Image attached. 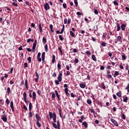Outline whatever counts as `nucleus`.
Returning <instances> with one entry per match:
<instances>
[{
    "label": "nucleus",
    "instance_id": "f257e3e1",
    "mask_svg": "<svg viewBox=\"0 0 129 129\" xmlns=\"http://www.w3.org/2000/svg\"><path fill=\"white\" fill-rule=\"evenodd\" d=\"M35 117L36 118V124L38 127H41L42 126V124L40 123V121L42 120L41 118V116L39 115V114L36 113L35 114Z\"/></svg>",
    "mask_w": 129,
    "mask_h": 129
},
{
    "label": "nucleus",
    "instance_id": "f03ea898",
    "mask_svg": "<svg viewBox=\"0 0 129 129\" xmlns=\"http://www.w3.org/2000/svg\"><path fill=\"white\" fill-rule=\"evenodd\" d=\"M62 72H60L58 75V77H57V79L58 80H55L54 82H55V84H56V85H59V82H61V81H62Z\"/></svg>",
    "mask_w": 129,
    "mask_h": 129
},
{
    "label": "nucleus",
    "instance_id": "7ed1b4c3",
    "mask_svg": "<svg viewBox=\"0 0 129 129\" xmlns=\"http://www.w3.org/2000/svg\"><path fill=\"white\" fill-rule=\"evenodd\" d=\"M63 87H64V92L66 93V95L67 96H70V94H69V93H68V85H67V84H64L63 86Z\"/></svg>",
    "mask_w": 129,
    "mask_h": 129
},
{
    "label": "nucleus",
    "instance_id": "20e7f679",
    "mask_svg": "<svg viewBox=\"0 0 129 129\" xmlns=\"http://www.w3.org/2000/svg\"><path fill=\"white\" fill-rule=\"evenodd\" d=\"M1 119H2L4 122H7V121H8V117H7V115L6 114L2 115Z\"/></svg>",
    "mask_w": 129,
    "mask_h": 129
},
{
    "label": "nucleus",
    "instance_id": "39448f33",
    "mask_svg": "<svg viewBox=\"0 0 129 129\" xmlns=\"http://www.w3.org/2000/svg\"><path fill=\"white\" fill-rule=\"evenodd\" d=\"M23 98L24 99L25 103H27V102H29V101H27V93H26V92H24L23 93Z\"/></svg>",
    "mask_w": 129,
    "mask_h": 129
},
{
    "label": "nucleus",
    "instance_id": "423d86ee",
    "mask_svg": "<svg viewBox=\"0 0 129 129\" xmlns=\"http://www.w3.org/2000/svg\"><path fill=\"white\" fill-rule=\"evenodd\" d=\"M44 8L45 11H48V10L50 9V6H49L48 3H45V4L44 5Z\"/></svg>",
    "mask_w": 129,
    "mask_h": 129
},
{
    "label": "nucleus",
    "instance_id": "0eeeda50",
    "mask_svg": "<svg viewBox=\"0 0 129 129\" xmlns=\"http://www.w3.org/2000/svg\"><path fill=\"white\" fill-rule=\"evenodd\" d=\"M110 121L115 126H117L118 125V123H117V121H116L115 120H114L113 118H110Z\"/></svg>",
    "mask_w": 129,
    "mask_h": 129
},
{
    "label": "nucleus",
    "instance_id": "6e6552de",
    "mask_svg": "<svg viewBox=\"0 0 129 129\" xmlns=\"http://www.w3.org/2000/svg\"><path fill=\"white\" fill-rule=\"evenodd\" d=\"M49 117L51 119L53 118L54 116H56V114L55 113V112L52 113V112H49Z\"/></svg>",
    "mask_w": 129,
    "mask_h": 129
},
{
    "label": "nucleus",
    "instance_id": "1a4fd4ad",
    "mask_svg": "<svg viewBox=\"0 0 129 129\" xmlns=\"http://www.w3.org/2000/svg\"><path fill=\"white\" fill-rule=\"evenodd\" d=\"M10 107L13 111V112H15V108L14 107V102L11 101L10 103Z\"/></svg>",
    "mask_w": 129,
    "mask_h": 129
},
{
    "label": "nucleus",
    "instance_id": "9d476101",
    "mask_svg": "<svg viewBox=\"0 0 129 129\" xmlns=\"http://www.w3.org/2000/svg\"><path fill=\"white\" fill-rule=\"evenodd\" d=\"M38 29L40 33H43V28H42V24L40 23L38 25Z\"/></svg>",
    "mask_w": 129,
    "mask_h": 129
},
{
    "label": "nucleus",
    "instance_id": "9b49d317",
    "mask_svg": "<svg viewBox=\"0 0 129 129\" xmlns=\"http://www.w3.org/2000/svg\"><path fill=\"white\" fill-rule=\"evenodd\" d=\"M126 27V24H122L120 27L122 31H125Z\"/></svg>",
    "mask_w": 129,
    "mask_h": 129
},
{
    "label": "nucleus",
    "instance_id": "f8f14e48",
    "mask_svg": "<svg viewBox=\"0 0 129 129\" xmlns=\"http://www.w3.org/2000/svg\"><path fill=\"white\" fill-rule=\"evenodd\" d=\"M128 100V98L127 96H125L123 97V102H125V103H127V100Z\"/></svg>",
    "mask_w": 129,
    "mask_h": 129
},
{
    "label": "nucleus",
    "instance_id": "ddd939ff",
    "mask_svg": "<svg viewBox=\"0 0 129 129\" xmlns=\"http://www.w3.org/2000/svg\"><path fill=\"white\" fill-rule=\"evenodd\" d=\"M55 92L56 96L58 99V101H60V95H59V94L58 93V91H57V90H55Z\"/></svg>",
    "mask_w": 129,
    "mask_h": 129
},
{
    "label": "nucleus",
    "instance_id": "4468645a",
    "mask_svg": "<svg viewBox=\"0 0 129 129\" xmlns=\"http://www.w3.org/2000/svg\"><path fill=\"white\" fill-rule=\"evenodd\" d=\"M25 86L27 90H28L29 89V86L28 85V80L27 79L25 80Z\"/></svg>",
    "mask_w": 129,
    "mask_h": 129
},
{
    "label": "nucleus",
    "instance_id": "2eb2a0df",
    "mask_svg": "<svg viewBox=\"0 0 129 129\" xmlns=\"http://www.w3.org/2000/svg\"><path fill=\"white\" fill-rule=\"evenodd\" d=\"M117 96H118L119 98L121 99V101H122V100L121 99V92H118L116 93Z\"/></svg>",
    "mask_w": 129,
    "mask_h": 129
},
{
    "label": "nucleus",
    "instance_id": "dca6fc26",
    "mask_svg": "<svg viewBox=\"0 0 129 129\" xmlns=\"http://www.w3.org/2000/svg\"><path fill=\"white\" fill-rule=\"evenodd\" d=\"M70 36H71V37L72 38H74V37L75 38V37H76V36H75V33H74V32H73V31H70Z\"/></svg>",
    "mask_w": 129,
    "mask_h": 129
},
{
    "label": "nucleus",
    "instance_id": "f3484780",
    "mask_svg": "<svg viewBox=\"0 0 129 129\" xmlns=\"http://www.w3.org/2000/svg\"><path fill=\"white\" fill-rule=\"evenodd\" d=\"M45 52H43L42 53L41 58L43 62H45Z\"/></svg>",
    "mask_w": 129,
    "mask_h": 129
},
{
    "label": "nucleus",
    "instance_id": "a211bd4d",
    "mask_svg": "<svg viewBox=\"0 0 129 129\" xmlns=\"http://www.w3.org/2000/svg\"><path fill=\"white\" fill-rule=\"evenodd\" d=\"M32 108H33V104L32 103L30 102L29 104V111H32Z\"/></svg>",
    "mask_w": 129,
    "mask_h": 129
},
{
    "label": "nucleus",
    "instance_id": "6ab92c4d",
    "mask_svg": "<svg viewBox=\"0 0 129 129\" xmlns=\"http://www.w3.org/2000/svg\"><path fill=\"white\" fill-rule=\"evenodd\" d=\"M58 112H59V116L60 117H61V118H62V111L61 110V108H58Z\"/></svg>",
    "mask_w": 129,
    "mask_h": 129
},
{
    "label": "nucleus",
    "instance_id": "aec40b11",
    "mask_svg": "<svg viewBox=\"0 0 129 129\" xmlns=\"http://www.w3.org/2000/svg\"><path fill=\"white\" fill-rule=\"evenodd\" d=\"M81 119H79V122H83V120L84 119V115H82L80 116Z\"/></svg>",
    "mask_w": 129,
    "mask_h": 129
},
{
    "label": "nucleus",
    "instance_id": "412c9836",
    "mask_svg": "<svg viewBox=\"0 0 129 129\" xmlns=\"http://www.w3.org/2000/svg\"><path fill=\"white\" fill-rule=\"evenodd\" d=\"M32 95H33V100H36V96H37V94H36V93L35 92H33Z\"/></svg>",
    "mask_w": 129,
    "mask_h": 129
},
{
    "label": "nucleus",
    "instance_id": "4be33fe9",
    "mask_svg": "<svg viewBox=\"0 0 129 129\" xmlns=\"http://www.w3.org/2000/svg\"><path fill=\"white\" fill-rule=\"evenodd\" d=\"M118 74H119V72L115 71V73H114V75H113L114 78H115L117 76H118Z\"/></svg>",
    "mask_w": 129,
    "mask_h": 129
},
{
    "label": "nucleus",
    "instance_id": "5701e85b",
    "mask_svg": "<svg viewBox=\"0 0 129 129\" xmlns=\"http://www.w3.org/2000/svg\"><path fill=\"white\" fill-rule=\"evenodd\" d=\"M116 25L117 26V32H119V31H120V26H119L118 23H116Z\"/></svg>",
    "mask_w": 129,
    "mask_h": 129
},
{
    "label": "nucleus",
    "instance_id": "b1692460",
    "mask_svg": "<svg viewBox=\"0 0 129 129\" xmlns=\"http://www.w3.org/2000/svg\"><path fill=\"white\" fill-rule=\"evenodd\" d=\"M58 50L59 51V53H60V56H62L63 55V51H62V48H61V47H59L58 48Z\"/></svg>",
    "mask_w": 129,
    "mask_h": 129
},
{
    "label": "nucleus",
    "instance_id": "393cba45",
    "mask_svg": "<svg viewBox=\"0 0 129 129\" xmlns=\"http://www.w3.org/2000/svg\"><path fill=\"white\" fill-rule=\"evenodd\" d=\"M56 56L55 55H52V63L54 64L55 63V61H56Z\"/></svg>",
    "mask_w": 129,
    "mask_h": 129
},
{
    "label": "nucleus",
    "instance_id": "a878e982",
    "mask_svg": "<svg viewBox=\"0 0 129 129\" xmlns=\"http://www.w3.org/2000/svg\"><path fill=\"white\" fill-rule=\"evenodd\" d=\"M80 87L81 88L84 89V88H85V87H86V85H85L83 83L80 84Z\"/></svg>",
    "mask_w": 129,
    "mask_h": 129
},
{
    "label": "nucleus",
    "instance_id": "bb28decb",
    "mask_svg": "<svg viewBox=\"0 0 129 129\" xmlns=\"http://www.w3.org/2000/svg\"><path fill=\"white\" fill-rule=\"evenodd\" d=\"M82 125H84V126H85L86 128H87V127H88V124H87V122H83L82 123Z\"/></svg>",
    "mask_w": 129,
    "mask_h": 129
},
{
    "label": "nucleus",
    "instance_id": "cd10ccee",
    "mask_svg": "<svg viewBox=\"0 0 129 129\" xmlns=\"http://www.w3.org/2000/svg\"><path fill=\"white\" fill-rule=\"evenodd\" d=\"M60 63H61V62L58 61V63H57V69L58 71H60L61 70V64H60Z\"/></svg>",
    "mask_w": 129,
    "mask_h": 129
},
{
    "label": "nucleus",
    "instance_id": "c85d7f7f",
    "mask_svg": "<svg viewBox=\"0 0 129 129\" xmlns=\"http://www.w3.org/2000/svg\"><path fill=\"white\" fill-rule=\"evenodd\" d=\"M101 88L102 89H104L105 90V85H104V83H102L101 84Z\"/></svg>",
    "mask_w": 129,
    "mask_h": 129
},
{
    "label": "nucleus",
    "instance_id": "c756f323",
    "mask_svg": "<svg viewBox=\"0 0 129 129\" xmlns=\"http://www.w3.org/2000/svg\"><path fill=\"white\" fill-rule=\"evenodd\" d=\"M92 60H93V61H95V62H96V61H97V59H96V57L95 55H92Z\"/></svg>",
    "mask_w": 129,
    "mask_h": 129
},
{
    "label": "nucleus",
    "instance_id": "7c9ffc66",
    "mask_svg": "<svg viewBox=\"0 0 129 129\" xmlns=\"http://www.w3.org/2000/svg\"><path fill=\"white\" fill-rule=\"evenodd\" d=\"M52 126L54 127V128H58L59 127V126H57V124H56V123L53 122H52Z\"/></svg>",
    "mask_w": 129,
    "mask_h": 129
},
{
    "label": "nucleus",
    "instance_id": "2f4dec72",
    "mask_svg": "<svg viewBox=\"0 0 129 129\" xmlns=\"http://www.w3.org/2000/svg\"><path fill=\"white\" fill-rule=\"evenodd\" d=\"M42 42L43 43V44H46V43H47V39L45 38V37H43Z\"/></svg>",
    "mask_w": 129,
    "mask_h": 129
},
{
    "label": "nucleus",
    "instance_id": "473e14b6",
    "mask_svg": "<svg viewBox=\"0 0 129 129\" xmlns=\"http://www.w3.org/2000/svg\"><path fill=\"white\" fill-rule=\"evenodd\" d=\"M28 117H29V118L33 117V113H32L31 111H30V112H29Z\"/></svg>",
    "mask_w": 129,
    "mask_h": 129
},
{
    "label": "nucleus",
    "instance_id": "72a5a7b5",
    "mask_svg": "<svg viewBox=\"0 0 129 129\" xmlns=\"http://www.w3.org/2000/svg\"><path fill=\"white\" fill-rule=\"evenodd\" d=\"M49 28H50V30H51V32L52 33H53V32H54V30H53V25L50 24V25H49Z\"/></svg>",
    "mask_w": 129,
    "mask_h": 129
},
{
    "label": "nucleus",
    "instance_id": "f704fd0d",
    "mask_svg": "<svg viewBox=\"0 0 129 129\" xmlns=\"http://www.w3.org/2000/svg\"><path fill=\"white\" fill-rule=\"evenodd\" d=\"M117 41H118V42H121V36H118L117 37Z\"/></svg>",
    "mask_w": 129,
    "mask_h": 129
},
{
    "label": "nucleus",
    "instance_id": "c9c22d12",
    "mask_svg": "<svg viewBox=\"0 0 129 129\" xmlns=\"http://www.w3.org/2000/svg\"><path fill=\"white\" fill-rule=\"evenodd\" d=\"M7 93H8V94H10V93H11V88L8 87L7 88Z\"/></svg>",
    "mask_w": 129,
    "mask_h": 129
},
{
    "label": "nucleus",
    "instance_id": "e433bc0d",
    "mask_svg": "<svg viewBox=\"0 0 129 129\" xmlns=\"http://www.w3.org/2000/svg\"><path fill=\"white\" fill-rule=\"evenodd\" d=\"M36 45L35 44H33V46H32V52H35V49H36Z\"/></svg>",
    "mask_w": 129,
    "mask_h": 129
},
{
    "label": "nucleus",
    "instance_id": "4c0bfd02",
    "mask_svg": "<svg viewBox=\"0 0 129 129\" xmlns=\"http://www.w3.org/2000/svg\"><path fill=\"white\" fill-rule=\"evenodd\" d=\"M87 102L88 104H89L90 105H91V103H92V102L91 101V100L90 99H88L87 101Z\"/></svg>",
    "mask_w": 129,
    "mask_h": 129
},
{
    "label": "nucleus",
    "instance_id": "58836bf2",
    "mask_svg": "<svg viewBox=\"0 0 129 129\" xmlns=\"http://www.w3.org/2000/svg\"><path fill=\"white\" fill-rule=\"evenodd\" d=\"M58 37H59V40H60V41H63V40H64V38H63V36H62V35H59L58 36Z\"/></svg>",
    "mask_w": 129,
    "mask_h": 129
},
{
    "label": "nucleus",
    "instance_id": "ea45409f",
    "mask_svg": "<svg viewBox=\"0 0 129 129\" xmlns=\"http://www.w3.org/2000/svg\"><path fill=\"white\" fill-rule=\"evenodd\" d=\"M27 60L29 61V63H31L32 62V57L31 56L28 57Z\"/></svg>",
    "mask_w": 129,
    "mask_h": 129
},
{
    "label": "nucleus",
    "instance_id": "a19ab883",
    "mask_svg": "<svg viewBox=\"0 0 129 129\" xmlns=\"http://www.w3.org/2000/svg\"><path fill=\"white\" fill-rule=\"evenodd\" d=\"M44 48H45V52H48V45L47 44L45 45Z\"/></svg>",
    "mask_w": 129,
    "mask_h": 129
},
{
    "label": "nucleus",
    "instance_id": "79ce46f5",
    "mask_svg": "<svg viewBox=\"0 0 129 129\" xmlns=\"http://www.w3.org/2000/svg\"><path fill=\"white\" fill-rule=\"evenodd\" d=\"M90 112L91 113H93V115H94V113H95V111L94 110V109H91Z\"/></svg>",
    "mask_w": 129,
    "mask_h": 129
},
{
    "label": "nucleus",
    "instance_id": "37998d69",
    "mask_svg": "<svg viewBox=\"0 0 129 129\" xmlns=\"http://www.w3.org/2000/svg\"><path fill=\"white\" fill-rule=\"evenodd\" d=\"M74 3L76 7H78V2L77 1V0H74Z\"/></svg>",
    "mask_w": 129,
    "mask_h": 129
},
{
    "label": "nucleus",
    "instance_id": "c03bdc74",
    "mask_svg": "<svg viewBox=\"0 0 129 129\" xmlns=\"http://www.w3.org/2000/svg\"><path fill=\"white\" fill-rule=\"evenodd\" d=\"M56 116H54V117L52 118H53V122H56V121H57L56 120Z\"/></svg>",
    "mask_w": 129,
    "mask_h": 129
},
{
    "label": "nucleus",
    "instance_id": "a18cd8bd",
    "mask_svg": "<svg viewBox=\"0 0 129 129\" xmlns=\"http://www.w3.org/2000/svg\"><path fill=\"white\" fill-rule=\"evenodd\" d=\"M86 54H87V55H89V56H90L91 55V53L90 52V51H88V50H87L86 52Z\"/></svg>",
    "mask_w": 129,
    "mask_h": 129
},
{
    "label": "nucleus",
    "instance_id": "49530a36",
    "mask_svg": "<svg viewBox=\"0 0 129 129\" xmlns=\"http://www.w3.org/2000/svg\"><path fill=\"white\" fill-rule=\"evenodd\" d=\"M113 5H114L115 6H118V3H117V2L116 1H114L113 2Z\"/></svg>",
    "mask_w": 129,
    "mask_h": 129
},
{
    "label": "nucleus",
    "instance_id": "de8ad7c7",
    "mask_svg": "<svg viewBox=\"0 0 129 129\" xmlns=\"http://www.w3.org/2000/svg\"><path fill=\"white\" fill-rule=\"evenodd\" d=\"M94 13L95 14V15L98 14V11H97V9H94Z\"/></svg>",
    "mask_w": 129,
    "mask_h": 129
},
{
    "label": "nucleus",
    "instance_id": "09e8293b",
    "mask_svg": "<svg viewBox=\"0 0 129 129\" xmlns=\"http://www.w3.org/2000/svg\"><path fill=\"white\" fill-rule=\"evenodd\" d=\"M106 43H105V42H102L101 44V46H102V47H105V46H106Z\"/></svg>",
    "mask_w": 129,
    "mask_h": 129
},
{
    "label": "nucleus",
    "instance_id": "8fccbe9b",
    "mask_svg": "<svg viewBox=\"0 0 129 129\" xmlns=\"http://www.w3.org/2000/svg\"><path fill=\"white\" fill-rule=\"evenodd\" d=\"M52 94V98H55V97H56V95H55V93H54V92H52L51 93Z\"/></svg>",
    "mask_w": 129,
    "mask_h": 129
},
{
    "label": "nucleus",
    "instance_id": "3c124183",
    "mask_svg": "<svg viewBox=\"0 0 129 129\" xmlns=\"http://www.w3.org/2000/svg\"><path fill=\"white\" fill-rule=\"evenodd\" d=\"M62 7L63 8V9H67V5H66V4L63 3L62 4Z\"/></svg>",
    "mask_w": 129,
    "mask_h": 129
},
{
    "label": "nucleus",
    "instance_id": "603ef678",
    "mask_svg": "<svg viewBox=\"0 0 129 129\" xmlns=\"http://www.w3.org/2000/svg\"><path fill=\"white\" fill-rule=\"evenodd\" d=\"M6 102L7 104L8 105H9V104H10V100H9V99L7 98V99H6Z\"/></svg>",
    "mask_w": 129,
    "mask_h": 129
},
{
    "label": "nucleus",
    "instance_id": "864d4df0",
    "mask_svg": "<svg viewBox=\"0 0 129 129\" xmlns=\"http://www.w3.org/2000/svg\"><path fill=\"white\" fill-rule=\"evenodd\" d=\"M121 118H122L123 119H125L126 117H125V115L124 114H122Z\"/></svg>",
    "mask_w": 129,
    "mask_h": 129
},
{
    "label": "nucleus",
    "instance_id": "5fc2aeb1",
    "mask_svg": "<svg viewBox=\"0 0 129 129\" xmlns=\"http://www.w3.org/2000/svg\"><path fill=\"white\" fill-rule=\"evenodd\" d=\"M37 59L38 60V62H41L42 61V58L40 57H37Z\"/></svg>",
    "mask_w": 129,
    "mask_h": 129
},
{
    "label": "nucleus",
    "instance_id": "6e6d98bb",
    "mask_svg": "<svg viewBox=\"0 0 129 129\" xmlns=\"http://www.w3.org/2000/svg\"><path fill=\"white\" fill-rule=\"evenodd\" d=\"M107 77L108 79H110L111 78H112V76H111V75H107Z\"/></svg>",
    "mask_w": 129,
    "mask_h": 129
},
{
    "label": "nucleus",
    "instance_id": "4d7b16f0",
    "mask_svg": "<svg viewBox=\"0 0 129 129\" xmlns=\"http://www.w3.org/2000/svg\"><path fill=\"white\" fill-rule=\"evenodd\" d=\"M28 63L25 62V63H24V68H28Z\"/></svg>",
    "mask_w": 129,
    "mask_h": 129
},
{
    "label": "nucleus",
    "instance_id": "13d9d810",
    "mask_svg": "<svg viewBox=\"0 0 129 129\" xmlns=\"http://www.w3.org/2000/svg\"><path fill=\"white\" fill-rule=\"evenodd\" d=\"M126 59V57H125V55H122V60H125Z\"/></svg>",
    "mask_w": 129,
    "mask_h": 129
},
{
    "label": "nucleus",
    "instance_id": "bf43d9fd",
    "mask_svg": "<svg viewBox=\"0 0 129 129\" xmlns=\"http://www.w3.org/2000/svg\"><path fill=\"white\" fill-rule=\"evenodd\" d=\"M74 62H75V63L77 64V63H78V62H79V60L78 58H76V59H75Z\"/></svg>",
    "mask_w": 129,
    "mask_h": 129
},
{
    "label": "nucleus",
    "instance_id": "052dcab7",
    "mask_svg": "<svg viewBox=\"0 0 129 129\" xmlns=\"http://www.w3.org/2000/svg\"><path fill=\"white\" fill-rule=\"evenodd\" d=\"M71 97H73V98H74L75 97V95H74V93H71Z\"/></svg>",
    "mask_w": 129,
    "mask_h": 129
},
{
    "label": "nucleus",
    "instance_id": "680f3d73",
    "mask_svg": "<svg viewBox=\"0 0 129 129\" xmlns=\"http://www.w3.org/2000/svg\"><path fill=\"white\" fill-rule=\"evenodd\" d=\"M23 108H24V109L26 111H27V110H28V108H27V106H26V105H24L23 106Z\"/></svg>",
    "mask_w": 129,
    "mask_h": 129
},
{
    "label": "nucleus",
    "instance_id": "e2e57ef3",
    "mask_svg": "<svg viewBox=\"0 0 129 129\" xmlns=\"http://www.w3.org/2000/svg\"><path fill=\"white\" fill-rule=\"evenodd\" d=\"M12 6H14V7H18V4L16 3H12Z\"/></svg>",
    "mask_w": 129,
    "mask_h": 129
},
{
    "label": "nucleus",
    "instance_id": "0e129e2a",
    "mask_svg": "<svg viewBox=\"0 0 129 129\" xmlns=\"http://www.w3.org/2000/svg\"><path fill=\"white\" fill-rule=\"evenodd\" d=\"M77 52H78V50H77V49L74 48L73 49V53H77Z\"/></svg>",
    "mask_w": 129,
    "mask_h": 129
},
{
    "label": "nucleus",
    "instance_id": "69168bd1",
    "mask_svg": "<svg viewBox=\"0 0 129 129\" xmlns=\"http://www.w3.org/2000/svg\"><path fill=\"white\" fill-rule=\"evenodd\" d=\"M71 23V18H68V23L69 25Z\"/></svg>",
    "mask_w": 129,
    "mask_h": 129
},
{
    "label": "nucleus",
    "instance_id": "338daca9",
    "mask_svg": "<svg viewBox=\"0 0 129 129\" xmlns=\"http://www.w3.org/2000/svg\"><path fill=\"white\" fill-rule=\"evenodd\" d=\"M67 22H68V20H67V19H64L63 21L64 24H67Z\"/></svg>",
    "mask_w": 129,
    "mask_h": 129
},
{
    "label": "nucleus",
    "instance_id": "774afa93",
    "mask_svg": "<svg viewBox=\"0 0 129 129\" xmlns=\"http://www.w3.org/2000/svg\"><path fill=\"white\" fill-rule=\"evenodd\" d=\"M41 92L40 90H38L37 91V93H38V95H41Z\"/></svg>",
    "mask_w": 129,
    "mask_h": 129
}]
</instances>
